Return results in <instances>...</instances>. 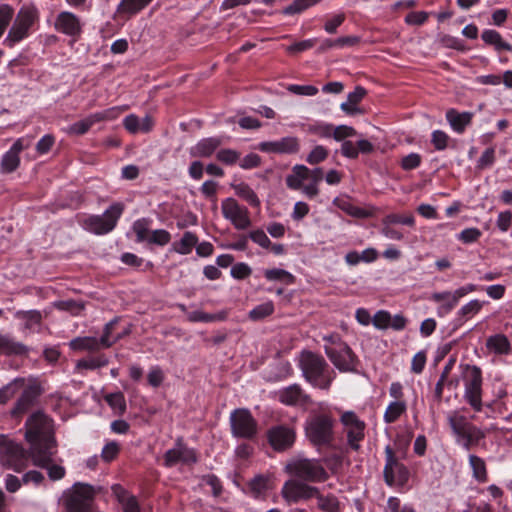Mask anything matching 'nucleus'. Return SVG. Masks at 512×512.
Here are the masks:
<instances>
[{
  "label": "nucleus",
  "instance_id": "1",
  "mask_svg": "<svg viewBox=\"0 0 512 512\" xmlns=\"http://www.w3.org/2000/svg\"><path fill=\"white\" fill-rule=\"evenodd\" d=\"M25 438L30 444V455L34 465L45 464V458L39 454L42 450H49L54 447L52 420L42 411H36L25 423Z\"/></svg>",
  "mask_w": 512,
  "mask_h": 512
},
{
  "label": "nucleus",
  "instance_id": "2",
  "mask_svg": "<svg viewBox=\"0 0 512 512\" xmlns=\"http://www.w3.org/2000/svg\"><path fill=\"white\" fill-rule=\"evenodd\" d=\"M460 379L463 382L464 401L470 405L475 412L483 409V376L480 367L471 364H461Z\"/></svg>",
  "mask_w": 512,
  "mask_h": 512
},
{
  "label": "nucleus",
  "instance_id": "3",
  "mask_svg": "<svg viewBox=\"0 0 512 512\" xmlns=\"http://www.w3.org/2000/svg\"><path fill=\"white\" fill-rule=\"evenodd\" d=\"M325 353L334 366L341 372H351L356 369L357 357L351 348L337 334L324 338Z\"/></svg>",
  "mask_w": 512,
  "mask_h": 512
},
{
  "label": "nucleus",
  "instance_id": "4",
  "mask_svg": "<svg viewBox=\"0 0 512 512\" xmlns=\"http://www.w3.org/2000/svg\"><path fill=\"white\" fill-rule=\"evenodd\" d=\"M124 210L122 203H113L105 210L102 215H90L84 217L80 224L86 231L96 234L104 235L111 232L121 217Z\"/></svg>",
  "mask_w": 512,
  "mask_h": 512
},
{
  "label": "nucleus",
  "instance_id": "5",
  "mask_svg": "<svg viewBox=\"0 0 512 512\" xmlns=\"http://www.w3.org/2000/svg\"><path fill=\"white\" fill-rule=\"evenodd\" d=\"M30 450L26 451L22 445L0 436V464L15 472H22L28 467Z\"/></svg>",
  "mask_w": 512,
  "mask_h": 512
},
{
  "label": "nucleus",
  "instance_id": "6",
  "mask_svg": "<svg viewBox=\"0 0 512 512\" xmlns=\"http://www.w3.org/2000/svg\"><path fill=\"white\" fill-rule=\"evenodd\" d=\"M319 168L309 170L304 165H295L286 177V184L290 189L299 190L309 196H316L318 193Z\"/></svg>",
  "mask_w": 512,
  "mask_h": 512
},
{
  "label": "nucleus",
  "instance_id": "7",
  "mask_svg": "<svg viewBox=\"0 0 512 512\" xmlns=\"http://www.w3.org/2000/svg\"><path fill=\"white\" fill-rule=\"evenodd\" d=\"M95 496L94 487L88 484L76 483L65 494L63 504L67 512H89Z\"/></svg>",
  "mask_w": 512,
  "mask_h": 512
},
{
  "label": "nucleus",
  "instance_id": "8",
  "mask_svg": "<svg viewBox=\"0 0 512 512\" xmlns=\"http://www.w3.org/2000/svg\"><path fill=\"white\" fill-rule=\"evenodd\" d=\"M284 471L291 476L314 482L318 479L320 473V463L318 460L298 455L286 462Z\"/></svg>",
  "mask_w": 512,
  "mask_h": 512
},
{
  "label": "nucleus",
  "instance_id": "9",
  "mask_svg": "<svg viewBox=\"0 0 512 512\" xmlns=\"http://www.w3.org/2000/svg\"><path fill=\"white\" fill-rule=\"evenodd\" d=\"M231 432L234 437L251 439L257 434V422L247 409H236L230 415Z\"/></svg>",
  "mask_w": 512,
  "mask_h": 512
},
{
  "label": "nucleus",
  "instance_id": "10",
  "mask_svg": "<svg viewBox=\"0 0 512 512\" xmlns=\"http://www.w3.org/2000/svg\"><path fill=\"white\" fill-rule=\"evenodd\" d=\"M36 18L37 12L34 8L22 7L16 16L6 41L13 45L26 38Z\"/></svg>",
  "mask_w": 512,
  "mask_h": 512
},
{
  "label": "nucleus",
  "instance_id": "11",
  "mask_svg": "<svg viewBox=\"0 0 512 512\" xmlns=\"http://www.w3.org/2000/svg\"><path fill=\"white\" fill-rule=\"evenodd\" d=\"M347 441L351 449L357 451L360 448V442L365 437L366 424L353 411H346L341 415Z\"/></svg>",
  "mask_w": 512,
  "mask_h": 512
},
{
  "label": "nucleus",
  "instance_id": "12",
  "mask_svg": "<svg viewBox=\"0 0 512 512\" xmlns=\"http://www.w3.org/2000/svg\"><path fill=\"white\" fill-rule=\"evenodd\" d=\"M221 210L223 217L229 220L236 229L245 230L251 226L247 208L241 206L235 199L227 198L223 200Z\"/></svg>",
  "mask_w": 512,
  "mask_h": 512
},
{
  "label": "nucleus",
  "instance_id": "13",
  "mask_svg": "<svg viewBox=\"0 0 512 512\" xmlns=\"http://www.w3.org/2000/svg\"><path fill=\"white\" fill-rule=\"evenodd\" d=\"M33 138L24 136L18 138L11 148L2 156L0 161V170L2 173H12L20 165L19 154L21 151L28 149L32 145Z\"/></svg>",
  "mask_w": 512,
  "mask_h": 512
},
{
  "label": "nucleus",
  "instance_id": "14",
  "mask_svg": "<svg viewBox=\"0 0 512 512\" xmlns=\"http://www.w3.org/2000/svg\"><path fill=\"white\" fill-rule=\"evenodd\" d=\"M385 457L386 463L383 470L385 482L392 486L396 481H407L409 472L407 468L398 461L390 446H386L385 448Z\"/></svg>",
  "mask_w": 512,
  "mask_h": 512
},
{
  "label": "nucleus",
  "instance_id": "15",
  "mask_svg": "<svg viewBox=\"0 0 512 512\" xmlns=\"http://www.w3.org/2000/svg\"><path fill=\"white\" fill-rule=\"evenodd\" d=\"M282 496L288 502H298L302 499L318 497V489L297 480H288L282 487Z\"/></svg>",
  "mask_w": 512,
  "mask_h": 512
},
{
  "label": "nucleus",
  "instance_id": "16",
  "mask_svg": "<svg viewBox=\"0 0 512 512\" xmlns=\"http://www.w3.org/2000/svg\"><path fill=\"white\" fill-rule=\"evenodd\" d=\"M268 441L272 448L278 452H284L292 447L295 442V431L284 425H278L268 430Z\"/></svg>",
  "mask_w": 512,
  "mask_h": 512
},
{
  "label": "nucleus",
  "instance_id": "17",
  "mask_svg": "<svg viewBox=\"0 0 512 512\" xmlns=\"http://www.w3.org/2000/svg\"><path fill=\"white\" fill-rule=\"evenodd\" d=\"M299 363L306 380L314 386H318L320 383L319 357L310 351H303L300 355Z\"/></svg>",
  "mask_w": 512,
  "mask_h": 512
},
{
  "label": "nucleus",
  "instance_id": "18",
  "mask_svg": "<svg viewBox=\"0 0 512 512\" xmlns=\"http://www.w3.org/2000/svg\"><path fill=\"white\" fill-rule=\"evenodd\" d=\"M258 149L265 153L293 154L298 152L299 142L296 137H283L276 141L261 142Z\"/></svg>",
  "mask_w": 512,
  "mask_h": 512
},
{
  "label": "nucleus",
  "instance_id": "19",
  "mask_svg": "<svg viewBox=\"0 0 512 512\" xmlns=\"http://www.w3.org/2000/svg\"><path fill=\"white\" fill-rule=\"evenodd\" d=\"M41 394L42 389L40 385L36 383L28 385L15 403L11 412L12 415L17 417L26 413L35 404Z\"/></svg>",
  "mask_w": 512,
  "mask_h": 512
},
{
  "label": "nucleus",
  "instance_id": "20",
  "mask_svg": "<svg viewBox=\"0 0 512 512\" xmlns=\"http://www.w3.org/2000/svg\"><path fill=\"white\" fill-rule=\"evenodd\" d=\"M55 29L65 35L78 37L82 32V24L74 13L63 11L56 17Z\"/></svg>",
  "mask_w": 512,
  "mask_h": 512
},
{
  "label": "nucleus",
  "instance_id": "21",
  "mask_svg": "<svg viewBox=\"0 0 512 512\" xmlns=\"http://www.w3.org/2000/svg\"><path fill=\"white\" fill-rule=\"evenodd\" d=\"M431 301L438 303L437 315L444 317L449 314L458 304L460 297L457 295L456 290L435 292L430 297Z\"/></svg>",
  "mask_w": 512,
  "mask_h": 512
},
{
  "label": "nucleus",
  "instance_id": "22",
  "mask_svg": "<svg viewBox=\"0 0 512 512\" xmlns=\"http://www.w3.org/2000/svg\"><path fill=\"white\" fill-rule=\"evenodd\" d=\"M223 144L222 137L203 138L191 147L190 155L193 157L206 158L210 157L219 146Z\"/></svg>",
  "mask_w": 512,
  "mask_h": 512
},
{
  "label": "nucleus",
  "instance_id": "23",
  "mask_svg": "<svg viewBox=\"0 0 512 512\" xmlns=\"http://www.w3.org/2000/svg\"><path fill=\"white\" fill-rule=\"evenodd\" d=\"M123 125L130 133H146L153 128L154 120L150 115H146L144 118L140 119L138 116L130 114L124 118Z\"/></svg>",
  "mask_w": 512,
  "mask_h": 512
},
{
  "label": "nucleus",
  "instance_id": "24",
  "mask_svg": "<svg viewBox=\"0 0 512 512\" xmlns=\"http://www.w3.org/2000/svg\"><path fill=\"white\" fill-rule=\"evenodd\" d=\"M112 492L121 504L123 512H140L136 497L130 495L121 485H113Z\"/></svg>",
  "mask_w": 512,
  "mask_h": 512
},
{
  "label": "nucleus",
  "instance_id": "25",
  "mask_svg": "<svg viewBox=\"0 0 512 512\" xmlns=\"http://www.w3.org/2000/svg\"><path fill=\"white\" fill-rule=\"evenodd\" d=\"M473 113L462 112L459 113L455 109H450L446 112V119L449 122L452 129L461 134L465 131V128L471 123Z\"/></svg>",
  "mask_w": 512,
  "mask_h": 512
},
{
  "label": "nucleus",
  "instance_id": "26",
  "mask_svg": "<svg viewBox=\"0 0 512 512\" xmlns=\"http://www.w3.org/2000/svg\"><path fill=\"white\" fill-rule=\"evenodd\" d=\"M39 454L42 458L46 457L47 459H45V464L36 465V466L47 469L48 476H49L50 480H52V481L61 480L65 476L66 470L61 465L53 464L52 456H53L54 452L52 451V449L42 450L39 452Z\"/></svg>",
  "mask_w": 512,
  "mask_h": 512
},
{
  "label": "nucleus",
  "instance_id": "27",
  "mask_svg": "<svg viewBox=\"0 0 512 512\" xmlns=\"http://www.w3.org/2000/svg\"><path fill=\"white\" fill-rule=\"evenodd\" d=\"M447 421L456 438H460L470 427L474 426L464 415L460 414L459 411L449 412L447 414Z\"/></svg>",
  "mask_w": 512,
  "mask_h": 512
},
{
  "label": "nucleus",
  "instance_id": "28",
  "mask_svg": "<svg viewBox=\"0 0 512 512\" xmlns=\"http://www.w3.org/2000/svg\"><path fill=\"white\" fill-rule=\"evenodd\" d=\"M27 352L28 348L24 344L14 341L9 335L0 333V354L23 355Z\"/></svg>",
  "mask_w": 512,
  "mask_h": 512
},
{
  "label": "nucleus",
  "instance_id": "29",
  "mask_svg": "<svg viewBox=\"0 0 512 512\" xmlns=\"http://www.w3.org/2000/svg\"><path fill=\"white\" fill-rule=\"evenodd\" d=\"M70 349L74 351L97 352L102 349L98 338L96 337H76L69 342Z\"/></svg>",
  "mask_w": 512,
  "mask_h": 512
},
{
  "label": "nucleus",
  "instance_id": "30",
  "mask_svg": "<svg viewBox=\"0 0 512 512\" xmlns=\"http://www.w3.org/2000/svg\"><path fill=\"white\" fill-rule=\"evenodd\" d=\"M152 0H122L116 12L120 15L132 16L144 9Z\"/></svg>",
  "mask_w": 512,
  "mask_h": 512
},
{
  "label": "nucleus",
  "instance_id": "31",
  "mask_svg": "<svg viewBox=\"0 0 512 512\" xmlns=\"http://www.w3.org/2000/svg\"><path fill=\"white\" fill-rule=\"evenodd\" d=\"M485 438V433L477 426L470 427L464 434L457 438V441L462 444L466 450H470L476 446L482 439Z\"/></svg>",
  "mask_w": 512,
  "mask_h": 512
},
{
  "label": "nucleus",
  "instance_id": "32",
  "mask_svg": "<svg viewBox=\"0 0 512 512\" xmlns=\"http://www.w3.org/2000/svg\"><path fill=\"white\" fill-rule=\"evenodd\" d=\"M231 187L237 196L245 200L251 206L258 207L260 205L258 196L247 183H233L231 184Z\"/></svg>",
  "mask_w": 512,
  "mask_h": 512
},
{
  "label": "nucleus",
  "instance_id": "33",
  "mask_svg": "<svg viewBox=\"0 0 512 512\" xmlns=\"http://www.w3.org/2000/svg\"><path fill=\"white\" fill-rule=\"evenodd\" d=\"M406 411V401H391L384 412L383 420L387 424H392L396 422Z\"/></svg>",
  "mask_w": 512,
  "mask_h": 512
},
{
  "label": "nucleus",
  "instance_id": "34",
  "mask_svg": "<svg viewBox=\"0 0 512 512\" xmlns=\"http://www.w3.org/2000/svg\"><path fill=\"white\" fill-rule=\"evenodd\" d=\"M366 95V90L357 86L353 92H350L347 97V101L341 104V109L347 114H355L358 111L357 104Z\"/></svg>",
  "mask_w": 512,
  "mask_h": 512
},
{
  "label": "nucleus",
  "instance_id": "35",
  "mask_svg": "<svg viewBox=\"0 0 512 512\" xmlns=\"http://www.w3.org/2000/svg\"><path fill=\"white\" fill-rule=\"evenodd\" d=\"M356 131L354 128L346 125L333 127L332 125H322V136H332L335 140L341 141L347 137L354 136Z\"/></svg>",
  "mask_w": 512,
  "mask_h": 512
},
{
  "label": "nucleus",
  "instance_id": "36",
  "mask_svg": "<svg viewBox=\"0 0 512 512\" xmlns=\"http://www.w3.org/2000/svg\"><path fill=\"white\" fill-rule=\"evenodd\" d=\"M486 346L496 354H508L511 350L508 338L503 334H496L487 339Z\"/></svg>",
  "mask_w": 512,
  "mask_h": 512
},
{
  "label": "nucleus",
  "instance_id": "37",
  "mask_svg": "<svg viewBox=\"0 0 512 512\" xmlns=\"http://www.w3.org/2000/svg\"><path fill=\"white\" fill-rule=\"evenodd\" d=\"M469 465L475 480L485 483L488 480V473L485 461L474 454L469 455Z\"/></svg>",
  "mask_w": 512,
  "mask_h": 512
},
{
  "label": "nucleus",
  "instance_id": "38",
  "mask_svg": "<svg viewBox=\"0 0 512 512\" xmlns=\"http://www.w3.org/2000/svg\"><path fill=\"white\" fill-rule=\"evenodd\" d=\"M15 317L23 321L25 330H32L35 326L40 325L42 321V314L38 310H20L15 313Z\"/></svg>",
  "mask_w": 512,
  "mask_h": 512
},
{
  "label": "nucleus",
  "instance_id": "39",
  "mask_svg": "<svg viewBox=\"0 0 512 512\" xmlns=\"http://www.w3.org/2000/svg\"><path fill=\"white\" fill-rule=\"evenodd\" d=\"M197 242V236L194 233L187 231L183 234L179 242L173 244V247L177 253L181 255H187L191 253L193 247L196 246Z\"/></svg>",
  "mask_w": 512,
  "mask_h": 512
},
{
  "label": "nucleus",
  "instance_id": "40",
  "mask_svg": "<svg viewBox=\"0 0 512 512\" xmlns=\"http://www.w3.org/2000/svg\"><path fill=\"white\" fill-rule=\"evenodd\" d=\"M306 436L315 446L320 445V415L314 414L309 417L305 426Z\"/></svg>",
  "mask_w": 512,
  "mask_h": 512
},
{
  "label": "nucleus",
  "instance_id": "41",
  "mask_svg": "<svg viewBox=\"0 0 512 512\" xmlns=\"http://www.w3.org/2000/svg\"><path fill=\"white\" fill-rule=\"evenodd\" d=\"M119 318L115 317L111 321L105 324L103 328V334L98 339L102 348H109L121 339V335L112 336V331L115 325L118 323Z\"/></svg>",
  "mask_w": 512,
  "mask_h": 512
},
{
  "label": "nucleus",
  "instance_id": "42",
  "mask_svg": "<svg viewBox=\"0 0 512 512\" xmlns=\"http://www.w3.org/2000/svg\"><path fill=\"white\" fill-rule=\"evenodd\" d=\"M382 224H388L391 226L401 224L413 228L415 226V217L412 213H389L382 218Z\"/></svg>",
  "mask_w": 512,
  "mask_h": 512
},
{
  "label": "nucleus",
  "instance_id": "43",
  "mask_svg": "<svg viewBox=\"0 0 512 512\" xmlns=\"http://www.w3.org/2000/svg\"><path fill=\"white\" fill-rule=\"evenodd\" d=\"M264 276L268 281H277L284 285H291L295 282V277L288 271L281 268L267 269Z\"/></svg>",
  "mask_w": 512,
  "mask_h": 512
},
{
  "label": "nucleus",
  "instance_id": "44",
  "mask_svg": "<svg viewBox=\"0 0 512 512\" xmlns=\"http://www.w3.org/2000/svg\"><path fill=\"white\" fill-rule=\"evenodd\" d=\"M188 319L191 322H216V321H223L227 318V312L226 311H220L214 314L205 313L200 310L193 311L188 314Z\"/></svg>",
  "mask_w": 512,
  "mask_h": 512
},
{
  "label": "nucleus",
  "instance_id": "45",
  "mask_svg": "<svg viewBox=\"0 0 512 512\" xmlns=\"http://www.w3.org/2000/svg\"><path fill=\"white\" fill-rule=\"evenodd\" d=\"M303 398L302 391L299 386L292 385L280 391L279 399L282 403L287 405H295Z\"/></svg>",
  "mask_w": 512,
  "mask_h": 512
},
{
  "label": "nucleus",
  "instance_id": "46",
  "mask_svg": "<svg viewBox=\"0 0 512 512\" xmlns=\"http://www.w3.org/2000/svg\"><path fill=\"white\" fill-rule=\"evenodd\" d=\"M151 220L148 218H141L133 223V231L136 235L137 242H148L151 231L149 230Z\"/></svg>",
  "mask_w": 512,
  "mask_h": 512
},
{
  "label": "nucleus",
  "instance_id": "47",
  "mask_svg": "<svg viewBox=\"0 0 512 512\" xmlns=\"http://www.w3.org/2000/svg\"><path fill=\"white\" fill-rule=\"evenodd\" d=\"M343 457V448H336L330 454L325 453L324 457H322V462H324L332 472H336L342 466Z\"/></svg>",
  "mask_w": 512,
  "mask_h": 512
},
{
  "label": "nucleus",
  "instance_id": "48",
  "mask_svg": "<svg viewBox=\"0 0 512 512\" xmlns=\"http://www.w3.org/2000/svg\"><path fill=\"white\" fill-rule=\"evenodd\" d=\"M274 312V304L272 301H266L254 307L248 314L249 318L253 321H260Z\"/></svg>",
  "mask_w": 512,
  "mask_h": 512
},
{
  "label": "nucleus",
  "instance_id": "49",
  "mask_svg": "<svg viewBox=\"0 0 512 512\" xmlns=\"http://www.w3.org/2000/svg\"><path fill=\"white\" fill-rule=\"evenodd\" d=\"M483 307V302L474 299L463 305L457 312V315L462 320H467L474 315L478 314Z\"/></svg>",
  "mask_w": 512,
  "mask_h": 512
},
{
  "label": "nucleus",
  "instance_id": "50",
  "mask_svg": "<svg viewBox=\"0 0 512 512\" xmlns=\"http://www.w3.org/2000/svg\"><path fill=\"white\" fill-rule=\"evenodd\" d=\"M359 42V38L356 36H345L339 37L335 40L322 41V50L327 48H344L354 46Z\"/></svg>",
  "mask_w": 512,
  "mask_h": 512
},
{
  "label": "nucleus",
  "instance_id": "51",
  "mask_svg": "<svg viewBox=\"0 0 512 512\" xmlns=\"http://www.w3.org/2000/svg\"><path fill=\"white\" fill-rule=\"evenodd\" d=\"M104 398L117 414H123L126 411L125 397L121 392L107 394Z\"/></svg>",
  "mask_w": 512,
  "mask_h": 512
},
{
  "label": "nucleus",
  "instance_id": "52",
  "mask_svg": "<svg viewBox=\"0 0 512 512\" xmlns=\"http://www.w3.org/2000/svg\"><path fill=\"white\" fill-rule=\"evenodd\" d=\"M96 118H94V113L87 116L86 118L79 120L73 123L69 127V132L76 135L85 134L94 124H96Z\"/></svg>",
  "mask_w": 512,
  "mask_h": 512
},
{
  "label": "nucleus",
  "instance_id": "53",
  "mask_svg": "<svg viewBox=\"0 0 512 512\" xmlns=\"http://www.w3.org/2000/svg\"><path fill=\"white\" fill-rule=\"evenodd\" d=\"M334 203L341 210L345 211L347 214L352 215L354 217L364 218V217H367V215H368L365 210L358 208L356 206H353L348 199L336 198L334 200Z\"/></svg>",
  "mask_w": 512,
  "mask_h": 512
},
{
  "label": "nucleus",
  "instance_id": "54",
  "mask_svg": "<svg viewBox=\"0 0 512 512\" xmlns=\"http://www.w3.org/2000/svg\"><path fill=\"white\" fill-rule=\"evenodd\" d=\"M316 3L317 0H294L293 3L285 7L282 12L285 15L298 14Z\"/></svg>",
  "mask_w": 512,
  "mask_h": 512
},
{
  "label": "nucleus",
  "instance_id": "55",
  "mask_svg": "<svg viewBox=\"0 0 512 512\" xmlns=\"http://www.w3.org/2000/svg\"><path fill=\"white\" fill-rule=\"evenodd\" d=\"M108 364V359L104 356L93 357L88 359L79 360L76 364L77 369H97Z\"/></svg>",
  "mask_w": 512,
  "mask_h": 512
},
{
  "label": "nucleus",
  "instance_id": "56",
  "mask_svg": "<svg viewBox=\"0 0 512 512\" xmlns=\"http://www.w3.org/2000/svg\"><path fill=\"white\" fill-rule=\"evenodd\" d=\"M54 306L58 310L71 312L73 315H79L80 312L84 309V304L82 302H77L74 300H62L55 302Z\"/></svg>",
  "mask_w": 512,
  "mask_h": 512
},
{
  "label": "nucleus",
  "instance_id": "57",
  "mask_svg": "<svg viewBox=\"0 0 512 512\" xmlns=\"http://www.w3.org/2000/svg\"><path fill=\"white\" fill-rule=\"evenodd\" d=\"M249 486L252 493L257 497L268 490L269 479L263 475H258L250 481Z\"/></svg>",
  "mask_w": 512,
  "mask_h": 512
},
{
  "label": "nucleus",
  "instance_id": "58",
  "mask_svg": "<svg viewBox=\"0 0 512 512\" xmlns=\"http://www.w3.org/2000/svg\"><path fill=\"white\" fill-rule=\"evenodd\" d=\"M321 423H322L321 427H322V446H323L325 444H328L333 438L332 429L334 427L335 421L331 417L322 414Z\"/></svg>",
  "mask_w": 512,
  "mask_h": 512
},
{
  "label": "nucleus",
  "instance_id": "59",
  "mask_svg": "<svg viewBox=\"0 0 512 512\" xmlns=\"http://www.w3.org/2000/svg\"><path fill=\"white\" fill-rule=\"evenodd\" d=\"M216 158L226 165H233L240 159V153L233 149H221L217 152Z\"/></svg>",
  "mask_w": 512,
  "mask_h": 512
},
{
  "label": "nucleus",
  "instance_id": "60",
  "mask_svg": "<svg viewBox=\"0 0 512 512\" xmlns=\"http://www.w3.org/2000/svg\"><path fill=\"white\" fill-rule=\"evenodd\" d=\"M390 313L386 310H379L372 318V324L376 329L386 330L390 327Z\"/></svg>",
  "mask_w": 512,
  "mask_h": 512
},
{
  "label": "nucleus",
  "instance_id": "61",
  "mask_svg": "<svg viewBox=\"0 0 512 512\" xmlns=\"http://www.w3.org/2000/svg\"><path fill=\"white\" fill-rule=\"evenodd\" d=\"M179 439H177L175 446L166 451L164 455V464L167 467H173L178 463H181L180 457Z\"/></svg>",
  "mask_w": 512,
  "mask_h": 512
},
{
  "label": "nucleus",
  "instance_id": "62",
  "mask_svg": "<svg viewBox=\"0 0 512 512\" xmlns=\"http://www.w3.org/2000/svg\"><path fill=\"white\" fill-rule=\"evenodd\" d=\"M170 240H171V235L168 231H166L164 229H157V230L151 231L148 243L156 244L159 246H165L170 242Z\"/></svg>",
  "mask_w": 512,
  "mask_h": 512
},
{
  "label": "nucleus",
  "instance_id": "63",
  "mask_svg": "<svg viewBox=\"0 0 512 512\" xmlns=\"http://www.w3.org/2000/svg\"><path fill=\"white\" fill-rule=\"evenodd\" d=\"M126 110V107H112L109 109H106L101 112L94 113V118H96L97 123L106 121V120H113L116 119L123 111Z\"/></svg>",
  "mask_w": 512,
  "mask_h": 512
},
{
  "label": "nucleus",
  "instance_id": "64",
  "mask_svg": "<svg viewBox=\"0 0 512 512\" xmlns=\"http://www.w3.org/2000/svg\"><path fill=\"white\" fill-rule=\"evenodd\" d=\"M388 512H415L413 506L405 504L401 505L400 499L390 497L387 501Z\"/></svg>",
  "mask_w": 512,
  "mask_h": 512
}]
</instances>
